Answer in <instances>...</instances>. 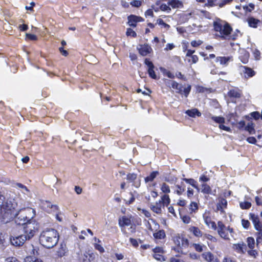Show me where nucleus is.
Masks as SVG:
<instances>
[{"instance_id":"nucleus-2","label":"nucleus","mask_w":262,"mask_h":262,"mask_svg":"<svg viewBox=\"0 0 262 262\" xmlns=\"http://www.w3.org/2000/svg\"><path fill=\"white\" fill-rule=\"evenodd\" d=\"M5 198L0 192V214L4 219H11L17 211V203L13 198H8L5 202Z\"/></svg>"},{"instance_id":"nucleus-6","label":"nucleus","mask_w":262,"mask_h":262,"mask_svg":"<svg viewBox=\"0 0 262 262\" xmlns=\"http://www.w3.org/2000/svg\"><path fill=\"white\" fill-rule=\"evenodd\" d=\"M249 216V219L252 221L255 230H258L260 228H262V222L260 221L258 214H255L254 213H250Z\"/></svg>"},{"instance_id":"nucleus-11","label":"nucleus","mask_w":262,"mask_h":262,"mask_svg":"<svg viewBox=\"0 0 262 262\" xmlns=\"http://www.w3.org/2000/svg\"><path fill=\"white\" fill-rule=\"evenodd\" d=\"M241 71L244 73L246 78L251 77L255 75V72L252 69L245 66H241Z\"/></svg>"},{"instance_id":"nucleus-49","label":"nucleus","mask_w":262,"mask_h":262,"mask_svg":"<svg viewBox=\"0 0 262 262\" xmlns=\"http://www.w3.org/2000/svg\"><path fill=\"white\" fill-rule=\"evenodd\" d=\"M219 204L223 206V207L226 208L227 206V201L225 199L221 198L219 200Z\"/></svg>"},{"instance_id":"nucleus-52","label":"nucleus","mask_w":262,"mask_h":262,"mask_svg":"<svg viewBox=\"0 0 262 262\" xmlns=\"http://www.w3.org/2000/svg\"><path fill=\"white\" fill-rule=\"evenodd\" d=\"M251 116L255 120H257L260 118V114L258 112H253L251 113Z\"/></svg>"},{"instance_id":"nucleus-8","label":"nucleus","mask_w":262,"mask_h":262,"mask_svg":"<svg viewBox=\"0 0 262 262\" xmlns=\"http://www.w3.org/2000/svg\"><path fill=\"white\" fill-rule=\"evenodd\" d=\"M127 24L132 27H136L138 22L143 21L144 20L141 16L131 14L127 17Z\"/></svg>"},{"instance_id":"nucleus-14","label":"nucleus","mask_w":262,"mask_h":262,"mask_svg":"<svg viewBox=\"0 0 262 262\" xmlns=\"http://www.w3.org/2000/svg\"><path fill=\"white\" fill-rule=\"evenodd\" d=\"M67 252V248L65 244L61 243L60 248L57 251V255L59 257L64 256Z\"/></svg>"},{"instance_id":"nucleus-59","label":"nucleus","mask_w":262,"mask_h":262,"mask_svg":"<svg viewBox=\"0 0 262 262\" xmlns=\"http://www.w3.org/2000/svg\"><path fill=\"white\" fill-rule=\"evenodd\" d=\"M129 242H130L132 245L135 247H137L139 245L137 241L133 238H130Z\"/></svg>"},{"instance_id":"nucleus-44","label":"nucleus","mask_w":262,"mask_h":262,"mask_svg":"<svg viewBox=\"0 0 262 262\" xmlns=\"http://www.w3.org/2000/svg\"><path fill=\"white\" fill-rule=\"evenodd\" d=\"M137 174H135L134 173H128L127 175L126 179L127 180L130 181V182H133L137 179Z\"/></svg>"},{"instance_id":"nucleus-61","label":"nucleus","mask_w":262,"mask_h":262,"mask_svg":"<svg viewBox=\"0 0 262 262\" xmlns=\"http://www.w3.org/2000/svg\"><path fill=\"white\" fill-rule=\"evenodd\" d=\"M153 252L155 254L163 253V249L161 247H156L153 249Z\"/></svg>"},{"instance_id":"nucleus-64","label":"nucleus","mask_w":262,"mask_h":262,"mask_svg":"<svg viewBox=\"0 0 262 262\" xmlns=\"http://www.w3.org/2000/svg\"><path fill=\"white\" fill-rule=\"evenodd\" d=\"M217 226H218V230H223L225 229L226 227L225 225L223 223L222 221H219L217 222Z\"/></svg>"},{"instance_id":"nucleus-17","label":"nucleus","mask_w":262,"mask_h":262,"mask_svg":"<svg viewBox=\"0 0 262 262\" xmlns=\"http://www.w3.org/2000/svg\"><path fill=\"white\" fill-rule=\"evenodd\" d=\"M247 21L249 27L256 28L257 24L260 22L259 20L256 19L253 17H250L247 19Z\"/></svg>"},{"instance_id":"nucleus-51","label":"nucleus","mask_w":262,"mask_h":262,"mask_svg":"<svg viewBox=\"0 0 262 262\" xmlns=\"http://www.w3.org/2000/svg\"><path fill=\"white\" fill-rule=\"evenodd\" d=\"M26 36L27 38L31 40H36L37 39V37L34 34L26 33Z\"/></svg>"},{"instance_id":"nucleus-54","label":"nucleus","mask_w":262,"mask_h":262,"mask_svg":"<svg viewBox=\"0 0 262 262\" xmlns=\"http://www.w3.org/2000/svg\"><path fill=\"white\" fill-rule=\"evenodd\" d=\"M157 22L159 25L163 26L165 28H169L170 26L167 24H166L163 19L159 18L157 20Z\"/></svg>"},{"instance_id":"nucleus-26","label":"nucleus","mask_w":262,"mask_h":262,"mask_svg":"<svg viewBox=\"0 0 262 262\" xmlns=\"http://www.w3.org/2000/svg\"><path fill=\"white\" fill-rule=\"evenodd\" d=\"M190 230L195 236L200 237L202 235L201 231L198 227L193 226L190 228Z\"/></svg>"},{"instance_id":"nucleus-41","label":"nucleus","mask_w":262,"mask_h":262,"mask_svg":"<svg viewBox=\"0 0 262 262\" xmlns=\"http://www.w3.org/2000/svg\"><path fill=\"white\" fill-rule=\"evenodd\" d=\"M242 225L243 227L245 229H249V227L250 226V223L247 220L242 219Z\"/></svg>"},{"instance_id":"nucleus-40","label":"nucleus","mask_w":262,"mask_h":262,"mask_svg":"<svg viewBox=\"0 0 262 262\" xmlns=\"http://www.w3.org/2000/svg\"><path fill=\"white\" fill-rule=\"evenodd\" d=\"M255 8V6L252 3H250L249 6H243V9L245 10L246 12H251L253 10H254Z\"/></svg>"},{"instance_id":"nucleus-60","label":"nucleus","mask_w":262,"mask_h":262,"mask_svg":"<svg viewBox=\"0 0 262 262\" xmlns=\"http://www.w3.org/2000/svg\"><path fill=\"white\" fill-rule=\"evenodd\" d=\"M219 128L227 132H230L231 130V129L229 127L224 125L223 123H221L219 125Z\"/></svg>"},{"instance_id":"nucleus-35","label":"nucleus","mask_w":262,"mask_h":262,"mask_svg":"<svg viewBox=\"0 0 262 262\" xmlns=\"http://www.w3.org/2000/svg\"><path fill=\"white\" fill-rule=\"evenodd\" d=\"M161 189L163 193H168L170 192L169 186L165 183H163L161 187Z\"/></svg>"},{"instance_id":"nucleus-63","label":"nucleus","mask_w":262,"mask_h":262,"mask_svg":"<svg viewBox=\"0 0 262 262\" xmlns=\"http://www.w3.org/2000/svg\"><path fill=\"white\" fill-rule=\"evenodd\" d=\"M145 15L146 17H147V16L153 17L154 13H153V11L152 10V9H149L147 10H146V11L145 12Z\"/></svg>"},{"instance_id":"nucleus-36","label":"nucleus","mask_w":262,"mask_h":262,"mask_svg":"<svg viewBox=\"0 0 262 262\" xmlns=\"http://www.w3.org/2000/svg\"><path fill=\"white\" fill-rule=\"evenodd\" d=\"M256 230L257 231L256 233V242L258 244L262 241V228H260L259 229Z\"/></svg>"},{"instance_id":"nucleus-10","label":"nucleus","mask_w":262,"mask_h":262,"mask_svg":"<svg viewBox=\"0 0 262 262\" xmlns=\"http://www.w3.org/2000/svg\"><path fill=\"white\" fill-rule=\"evenodd\" d=\"M132 221L130 218L126 216H122L120 217L118 221V224L120 227H123L124 226H128L131 224Z\"/></svg>"},{"instance_id":"nucleus-37","label":"nucleus","mask_w":262,"mask_h":262,"mask_svg":"<svg viewBox=\"0 0 262 262\" xmlns=\"http://www.w3.org/2000/svg\"><path fill=\"white\" fill-rule=\"evenodd\" d=\"M182 91V94H183L185 97H187L191 89L190 85H188L187 87L183 88Z\"/></svg>"},{"instance_id":"nucleus-23","label":"nucleus","mask_w":262,"mask_h":262,"mask_svg":"<svg viewBox=\"0 0 262 262\" xmlns=\"http://www.w3.org/2000/svg\"><path fill=\"white\" fill-rule=\"evenodd\" d=\"M165 233L164 230H160L154 233V236L156 239H163L165 237Z\"/></svg>"},{"instance_id":"nucleus-43","label":"nucleus","mask_w":262,"mask_h":262,"mask_svg":"<svg viewBox=\"0 0 262 262\" xmlns=\"http://www.w3.org/2000/svg\"><path fill=\"white\" fill-rule=\"evenodd\" d=\"M198 209V204L196 202H192L190 204L189 210H190L192 212H195Z\"/></svg>"},{"instance_id":"nucleus-32","label":"nucleus","mask_w":262,"mask_h":262,"mask_svg":"<svg viewBox=\"0 0 262 262\" xmlns=\"http://www.w3.org/2000/svg\"><path fill=\"white\" fill-rule=\"evenodd\" d=\"M217 232L220 236L224 239L229 240V238L228 235V233L226 232L225 229L223 230H217Z\"/></svg>"},{"instance_id":"nucleus-3","label":"nucleus","mask_w":262,"mask_h":262,"mask_svg":"<svg viewBox=\"0 0 262 262\" xmlns=\"http://www.w3.org/2000/svg\"><path fill=\"white\" fill-rule=\"evenodd\" d=\"M59 237V233L56 230L53 228H47L41 232L39 242L44 247L51 249L56 245Z\"/></svg>"},{"instance_id":"nucleus-57","label":"nucleus","mask_w":262,"mask_h":262,"mask_svg":"<svg viewBox=\"0 0 262 262\" xmlns=\"http://www.w3.org/2000/svg\"><path fill=\"white\" fill-rule=\"evenodd\" d=\"M247 141L248 143L251 144H255L256 142V139L254 137H249L247 138Z\"/></svg>"},{"instance_id":"nucleus-48","label":"nucleus","mask_w":262,"mask_h":262,"mask_svg":"<svg viewBox=\"0 0 262 262\" xmlns=\"http://www.w3.org/2000/svg\"><path fill=\"white\" fill-rule=\"evenodd\" d=\"M189 245V241L188 239L181 237V246L183 247H187Z\"/></svg>"},{"instance_id":"nucleus-42","label":"nucleus","mask_w":262,"mask_h":262,"mask_svg":"<svg viewBox=\"0 0 262 262\" xmlns=\"http://www.w3.org/2000/svg\"><path fill=\"white\" fill-rule=\"evenodd\" d=\"M130 5L133 7L139 8L142 5V1L139 0H133L130 3Z\"/></svg>"},{"instance_id":"nucleus-18","label":"nucleus","mask_w":262,"mask_h":262,"mask_svg":"<svg viewBox=\"0 0 262 262\" xmlns=\"http://www.w3.org/2000/svg\"><path fill=\"white\" fill-rule=\"evenodd\" d=\"M230 59V57H217L216 62H219L222 65L227 66Z\"/></svg>"},{"instance_id":"nucleus-4","label":"nucleus","mask_w":262,"mask_h":262,"mask_svg":"<svg viewBox=\"0 0 262 262\" xmlns=\"http://www.w3.org/2000/svg\"><path fill=\"white\" fill-rule=\"evenodd\" d=\"M213 26L215 32H219V35L222 39H230L235 40L237 35L233 34L230 36L232 29L229 23L218 18L213 21Z\"/></svg>"},{"instance_id":"nucleus-9","label":"nucleus","mask_w":262,"mask_h":262,"mask_svg":"<svg viewBox=\"0 0 262 262\" xmlns=\"http://www.w3.org/2000/svg\"><path fill=\"white\" fill-rule=\"evenodd\" d=\"M137 49L139 53L143 56L147 55L152 51V48L148 44L140 45L137 47Z\"/></svg>"},{"instance_id":"nucleus-55","label":"nucleus","mask_w":262,"mask_h":262,"mask_svg":"<svg viewBox=\"0 0 262 262\" xmlns=\"http://www.w3.org/2000/svg\"><path fill=\"white\" fill-rule=\"evenodd\" d=\"M253 53L256 59H258L259 58L260 53L257 49H254L253 50Z\"/></svg>"},{"instance_id":"nucleus-31","label":"nucleus","mask_w":262,"mask_h":262,"mask_svg":"<svg viewBox=\"0 0 262 262\" xmlns=\"http://www.w3.org/2000/svg\"><path fill=\"white\" fill-rule=\"evenodd\" d=\"M176 187L178 188V190L176 191V193L179 195H181L183 192L185 190V186L183 182L181 183V185H177Z\"/></svg>"},{"instance_id":"nucleus-12","label":"nucleus","mask_w":262,"mask_h":262,"mask_svg":"<svg viewBox=\"0 0 262 262\" xmlns=\"http://www.w3.org/2000/svg\"><path fill=\"white\" fill-rule=\"evenodd\" d=\"M161 206L162 201H159L156 203L155 205H151L150 208L152 211L157 214H161L162 212Z\"/></svg>"},{"instance_id":"nucleus-30","label":"nucleus","mask_w":262,"mask_h":262,"mask_svg":"<svg viewBox=\"0 0 262 262\" xmlns=\"http://www.w3.org/2000/svg\"><path fill=\"white\" fill-rule=\"evenodd\" d=\"M248 246L249 248L252 249L254 247L255 240L252 237H248L247 239Z\"/></svg>"},{"instance_id":"nucleus-53","label":"nucleus","mask_w":262,"mask_h":262,"mask_svg":"<svg viewBox=\"0 0 262 262\" xmlns=\"http://www.w3.org/2000/svg\"><path fill=\"white\" fill-rule=\"evenodd\" d=\"M248 253L250 256H252L254 258H255L256 257V255H257L258 254V252L255 250L252 249L248 251Z\"/></svg>"},{"instance_id":"nucleus-19","label":"nucleus","mask_w":262,"mask_h":262,"mask_svg":"<svg viewBox=\"0 0 262 262\" xmlns=\"http://www.w3.org/2000/svg\"><path fill=\"white\" fill-rule=\"evenodd\" d=\"M168 4L171 6L172 8H179L183 6L182 3L179 0L169 1Z\"/></svg>"},{"instance_id":"nucleus-5","label":"nucleus","mask_w":262,"mask_h":262,"mask_svg":"<svg viewBox=\"0 0 262 262\" xmlns=\"http://www.w3.org/2000/svg\"><path fill=\"white\" fill-rule=\"evenodd\" d=\"M33 227V225L30 223L25 228V230H24L25 234L18 236H11L10 237L11 244L16 247L23 246L27 239H30L34 235L35 228L34 227L32 228Z\"/></svg>"},{"instance_id":"nucleus-16","label":"nucleus","mask_w":262,"mask_h":262,"mask_svg":"<svg viewBox=\"0 0 262 262\" xmlns=\"http://www.w3.org/2000/svg\"><path fill=\"white\" fill-rule=\"evenodd\" d=\"M185 113L191 117H195L196 116L199 117L201 115V113L197 108L188 110L186 111Z\"/></svg>"},{"instance_id":"nucleus-7","label":"nucleus","mask_w":262,"mask_h":262,"mask_svg":"<svg viewBox=\"0 0 262 262\" xmlns=\"http://www.w3.org/2000/svg\"><path fill=\"white\" fill-rule=\"evenodd\" d=\"M249 216V219L252 221L255 230H258L260 228H262V222L260 221L258 214H255L254 213H250Z\"/></svg>"},{"instance_id":"nucleus-21","label":"nucleus","mask_w":262,"mask_h":262,"mask_svg":"<svg viewBox=\"0 0 262 262\" xmlns=\"http://www.w3.org/2000/svg\"><path fill=\"white\" fill-rule=\"evenodd\" d=\"M182 180L191 185L193 187L196 189L198 191H200V189L197 185V182L193 179L183 178Z\"/></svg>"},{"instance_id":"nucleus-25","label":"nucleus","mask_w":262,"mask_h":262,"mask_svg":"<svg viewBox=\"0 0 262 262\" xmlns=\"http://www.w3.org/2000/svg\"><path fill=\"white\" fill-rule=\"evenodd\" d=\"M228 95L230 97L238 98L241 97L239 92L235 90H231L229 91Z\"/></svg>"},{"instance_id":"nucleus-45","label":"nucleus","mask_w":262,"mask_h":262,"mask_svg":"<svg viewBox=\"0 0 262 262\" xmlns=\"http://www.w3.org/2000/svg\"><path fill=\"white\" fill-rule=\"evenodd\" d=\"M127 36H132L134 37H136V33L131 28H127L126 32Z\"/></svg>"},{"instance_id":"nucleus-1","label":"nucleus","mask_w":262,"mask_h":262,"mask_svg":"<svg viewBox=\"0 0 262 262\" xmlns=\"http://www.w3.org/2000/svg\"><path fill=\"white\" fill-rule=\"evenodd\" d=\"M35 211L32 208H24L20 209L14 213L12 219H14L15 223L18 225H22L24 226V230L25 228L29 224L33 225V228H35V231L38 229V226L35 222L32 221V219L35 215Z\"/></svg>"},{"instance_id":"nucleus-28","label":"nucleus","mask_w":262,"mask_h":262,"mask_svg":"<svg viewBox=\"0 0 262 262\" xmlns=\"http://www.w3.org/2000/svg\"><path fill=\"white\" fill-rule=\"evenodd\" d=\"M249 54L248 53L246 52H244V54H243V55H241L239 57V58L240 59L241 61L243 63H246L248 62V60H249Z\"/></svg>"},{"instance_id":"nucleus-34","label":"nucleus","mask_w":262,"mask_h":262,"mask_svg":"<svg viewBox=\"0 0 262 262\" xmlns=\"http://www.w3.org/2000/svg\"><path fill=\"white\" fill-rule=\"evenodd\" d=\"M239 206L243 209H248L251 206V203L247 201H245L244 202H241Z\"/></svg>"},{"instance_id":"nucleus-22","label":"nucleus","mask_w":262,"mask_h":262,"mask_svg":"<svg viewBox=\"0 0 262 262\" xmlns=\"http://www.w3.org/2000/svg\"><path fill=\"white\" fill-rule=\"evenodd\" d=\"M245 130L248 132L250 134H254L255 132L254 124L252 122H249L245 127Z\"/></svg>"},{"instance_id":"nucleus-38","label":"nucleus","mask_w":262,"mask_h":262,"mask_svg":"<svg viewBox=\"0 0 262 262\" xmlns=\"http://www.w3.org/2000/svg\"><path fill=\"white\" fill-rule=\"evenodd\" d=\"M148 74L150 77L154 79H157V76L154 71V68L148 69Z\"/></svg>"},{"instance_id":"nucleus-56","label":"nucleus","mask_w":262,"mask_h":262,"mask_svg":"<svg viewBox=\"0 0 262 262\" xmlns=\"http://www.w3.org/2000/svg\"><path fill=\"white\" fill-rule=\"evenodd\" d=\"M5 262H20L16 257H10L6 258Z\"/></svg>"},{"instance_id":"nucleus-58","label":"nucleus","mask_w":262,"mask_h":262,"mask_svg":"<svg viewBox=\"0 0 262 262\" xmlns=\"http://www.w3.org/2000/svg\"><path fill=\"white\" fill-rule=\"evenodd\" d=\"M193 246L195 250L199 252H201L203 251V248L201 245L198 244H194Z\"/></svg>"},{"instance_id":"nucleus-50","label":"nucleus","mask_w":262,"mask_h":262,"mask_svg":"<svg viewBox=\"0 0 262 262\" xmlns=\"http://www.w3.org/2000/svg\"><path fill=\"white\" fill-rule=\"evenodd\" d=\"M203 43V41L201 40H192L191 42V45L193 47H197L201 45Z\"/></svg>"},{"instance_id":"nucleus-20","label":"nucleus","mask_w":262,"mask_h":262,"mask_svg":"<svg viewBox=\"0 0 262 262\" xmlns=\"http://www.w3.org/2000/svg\"><path fill=\"white\" fill-rule=\"evenodd\" d=\"M159 174V172L158 171H154L150 173L149 176L145 178V183H147L148 182H152L156 178V177Z\"/></svg>"},{"instance_id":"nucleus-47","label":"nucleus","mask_w":262,"mask_h":262,"mask_svg":"<svg viewBox=\"0 0 262 262\" xmlns=\"http://www.w3.org/2000/svg\"><path fill=\"white\" fill-rule=\"evenodd\" d=\"M144 63L148 67V69L155 68L153 63L148 58L145 59Z\"/></svg>"},{"instance_id":"nucleus-33","label":"nucleus","mask_w":262,"mask_h":262,"mask_svg":"<svg viewBox=\"0 0 262 262\" xmlns=\"http://www.w3.org/2000/svg\"><path fill=\"white\" fill-rule=\"evenodd\" d=\"M243 246H245V244L244 243H242V244L238 243L233 245L234 249L239 252H244Z\"/></svg>"},{"instance_id":"nucleus-39","label":"nucleus","mask_w":262,"mask_h":262,"mask_svg":"<svg viewBox=\"0 0 262 262\" xmlns=\"http://www.w3.org/2000/svg\"><path fill=\"white\" fill-rule=\"evenodd\" d=\"M160 9L161 10L163 11H166L167 13H169L171 11V8L169 7V5H167L165 4H162L160 6Z\"/></svg>"},{"instance_id":"nucleus-13","label":"nucleus","mask_w":262,"mask_h":262,"mask_svg":"<svg viewBox=\"0 0 262 262\" xmlns=\"http://www.w3.org/2000/svg\"><path fill=\"white\" fill-rule=\"evenodd\" d=\"M202 257L207 262H218L217 259H214V256L212 253L210 252H205L202 254Z\"/></svg>"},{"instance_id":"nucleus-27","label":"nucleus","mask_w":262,"mask_h":262,"mask_svg":"<svg viewBox=\"0 0 262 262\" xmlns=\"http://www.w3.org/2000/svg\"><path fill=\"white\" fill-rule=\"evenodd\" d=\"M202 192L205 194H211V189L210 187L206 184H203L202 185Z\"/></svg>"},{"instance_id":"nucleus-46","label":"nucleus","mask_w":262,"mask_h":262,"mask_svg":"<svg viewBox=\"0 0 262 262\" xmlns=\"http://www.w3.org/2000/svg\"><path fill=\"white\" fill-rule=\"evenodd\" d=\"M26 262H43L41 260L35 257H29L27 258Z\"/></svg>"},{"instance_id":"nucleus-29","label":"nucleus","mask_w":262,"mask_h":262,"mask_svg":"<svg viewBox=\"0 0 262 262\" xmlns=\"http://www.w3.org/2000/svg\"><path fill=\"white\" fill-rule=\"evenodd\" d=\"M211 118L215 122L220 123V124L224 123L225 121V118L221 116H212Z\"/></svg>"},{"instance_id":"nucleus-15","label":"nucleus","mask_w":262,"mask_h":262,"mask_svg":"<svg viewBox=\"0 0 262 262\" xmlns=\"http://www.w3.org/2000/svg\"><path fill=\"white\" fill-rule=\"evenodd\" d=\"M171 88L177 90V93L182 94L183 86L175 81H171Z\"/></svg>"},{"instance_id":"nucleus-24","label":"nucleus","mask_w":262,"mask_h":262,"mask_svg":"<svg viewBox=\"0 0 262 262\" xmlns=\"http://www.w3.org/2000/svg\"><path fill=\"white\" fill-rule=\"evenodd\" d=\"M160 201H162V204H163V206H168L170 203V199L169 196L167 194H164L161 197V200Z\"/></svg>"},{"instance_id":"nucleus-62","label":"nucleus","mask_w":262,"mask_h":262,"mask_svg":"<svg viewBox=\"0 0 262 262\" xmlns=\"http://www.w3.org/2000/svg\"><path fill=\"white\" fill-rule=\"evenodd\" d=\"M183 222L185 224H188L190 222V218L187 215H184L182 217Z\"/></svg>"}]
</instances>
